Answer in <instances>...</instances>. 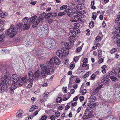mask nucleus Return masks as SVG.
Returning a JSON list of instances; mask_svg holds the SVG:
<instances>
[{
    "instance_id": "f257e3e1",
    "label": "nucleus",
    "mask_w": 120,
    "mask_h": 120,
    "mask_svg": "<svg viewBox=\"0 0 120 120\" xmlns=\"http://www.w3.org/2000/svg\"><path fill=\"white\" fill-rule=\"evenodd\" d=\"M18 31L16 28L14 26L12 25L7 31V35L10 36L11 38H13L16 35Z\"/></svg>"
},
{
    "instance_id": "f03ea898",
    "label": "nucleus",
    "mask_w": 120,
    "mask_h": 120,
    "mask_svg": "<svg viewBox=\"0 0 120 120\" xmlns=\"http://www.w3.org/2000/svg\"><path fill=\"white\" fill-rule=\"evenodd\" d=\"M69 53V50L67 48H63L61 50H57L56 54L60 58L64 57V55H67Z\"/></svg>"
},
{
    "instance_id": "7ed1b4c3",
    "label": "nucleus",
    "mask_w": 120,
    "mask_h": 120,
    "mask_svg": "<svg viewBox=\"0 0 120 120\" xmlns=\"http://www.w3.org/2000/svg\"><path fill=\"white\" fill-rule=\"evenodd\" d=\"M56 45L55 41L52 40L47 39L45 41V47L49 49L54 48Z\"/></svg>"
},
{
    "instance_id": "20e7f679",
    "label": "nucleus",
    "mask_w": 120,
    "mask_h": 120,
    "mask_svg": "<svg viewBox=\"0 0 120 120\" xmlns=\"http://www.w3.org/2000/svg\"><path fill=\"white\" fill-rule=\"evenodd\" d=\"M32 71H29L28 73V76L29 79H30V80H29V82H30L27 86L26 88H30L32 85L33 83V80L34 79V76L33 74Z\"/></svg>"
},
{
    "instance_id": "39448f33",
    "label": "nucleus",
    "mask_w": 120,
    "mask_h": 120,
    "mask_svg": "<svg viewBox=\"0 0 120 120\" xmlns=\"http://www.w3.org/2000/svg\"><path fill=\"white\" fill-rule=\"evenodd\" d=\"M46 64L47 67H46V69H45V74H50V71L49 68L51 69L53 67V62L52 61H51L50 59L49 61L48 62L46 63Z\"/></svg>"
},
{
    "instance_id": "423d86ee",
    "label": "nucleus",
    "mask_w": 120,
    "mask_h": 120,
    "mask_svg": "<svg viewBox=\"0 0 120 120\" xmlns=\"http://www.w3.org/2000/svg\"><path fill=\"white\" fill-rule=\"evenodd\" d=\"M30 20V18L26 17L22 19L24 23V28L26 29L27 30L30 27V25L31 24Z\"/></svg>"
},
{
    "instance_id": "0eeeda50",
    "label": "nucleus",
    "mask_w": 120,
    "mask_h": 120,
    "mask_svg": "<svg viewBox=\"0 0 120 120\" xmlns=\"http://www.w3.org/2000/svg\"><path fill=\"white\" fill-rule=\"evenodd\" d=\"M4 79L5 80V82L7 84L10 85L11 83V80L10 77L6 75H4V77H2L1 78V80L2 81V83H4Z\"/></svg>"
},
{
    "instance_id": "6e6552de",
    "label": "nucleus",
    "mask_w": 120,
    "mask_h": 120,
    "mask_svg": "<svg viewBox=\"0 0 120 120\" xmlns=\"http://www.w3.org/2000/svg\"><path fill=\"white\" fill-rule=\"evenodd\" d=\"M53 60L54 63L56 65H59L61 63L60 60L57 56H55L51 58V61L53 62Z\"/></svg>"
},
{
    "instance_id": "1a4fd4ad",
    "label": "nucleus",
    "mask_w": 120,
    "mask_h": 120,
    "mask_svg": "<svg viewBox=\"0 0 120 120\" xmlns=\"http://www.w3.org/2000/svg\"><path fill=\"white\" fill-rule=\"evenodd\" d=\"M41 70V73L42 77L44 78L45 77V65L44 64H42L40 65Z\"/></svg>"
},
{
    "instance_id": "9d476101",
    "label": "nucleus",
    "mask_w": 120,
    "mask_h": 120,
    "mask_svg": "<svg viewBox=\"0 0 120 120\" xmlns=\"http://www.w3.org/2000/svg\"><path fill=\"white\" fill-rule=\"evenodd\" d=\"M17 88V85L16 83H12L11 86L10 93L11 94H13L14 93V90Z\"/></svg>"
},
{
    "instance_id": "9b49d317",
    "label": "nucleus",
    "mask_w": 120,
    "mask_h": 120,
    "mask_svg": "<svg viewBox=\"0 0 120 120\" xmlns=\"http://www.w3.org/2000/svg\"><path fill=\"white\" fill-rule=\"evenodd\" d=\"M101 82L102 83H106L110 81V79L108 78H106L104 76H102L101 77Z\"/></svg>"
},
{
    "instance_id": "f8f14e48",
    "label": "nucleus",
    "mask_w": 120,
    "mask_h": 120,
    "mask_svg": "<svg viewBox=\"0 0 120 120\" xmlns=\"http://www.w3.org/2000/svg\"><path fill=\"white\" fill-rule=\"evenodd\" d=\"M12 79L14 81V82L13 83H14L18 80H19V79L17 75L15 74H13L12 76Z\"/></svg>"
},
{
    "instance_id": "ddd939ff",
    "label": "nucleus",
    "mask_w": 120,
    "mask_h": 120,
    "mask_svg": "<svg viewBox=\"0 0 120 120\" xmlns=\"http://www.w3.org/2000/svg\"><path fill=\"white\" fill-rule=\"evenodd\" d=\"M116 30H117L114 36L115 38H118L120 37V26L116 28Z\"/></svg>"
},
{
    "instance_id": "4468645a",
    "label": "nucleus",
    "mask_w": 120,
    "mask_h": 120,
    "mask_svg": "<svg viewBox=\"0 0 120 120\" xmlns=\"http://www.w3.org/2000/svg\"><path fill=\"white\" fill-rule=\"evenodd\" d=\"M115 21L116 23H118V26H120V11L119 12Z\"/></svg>"
},
{
    "instance_id": "2eb2a0df",
    "label": "nucleus",
    "mask_w": 120,
    "mask_h": 120,
    "mask_svg": "<svg viewBox=\"0 0 120 120\" xmlns=\"http://www.w3.org/2000/svg\"><path fill=\"white\" fill-rule=\"evenodd\" d=\"M23 113V112L22 110H19L16 113V116L17 117L21 118L22 116V114Z\"/></svg>"
},
{
    "instance_id": "dca6fc26",
    "label": "nucleus",
    "mask_w": 120,
    "mask_h": 120,
    "mask_svg": "<svg viewBox=\"0 0 120 120\" xmlns=\"http://www.w3.org/2000/svg\"><path fill=\"white\" fill-rule=\"evenodd\" d=\"M32 73H33V72ZM33 75H34V78H38L41 75L40 72L38 70H37L35 72L34 74V75H33Z\"/></svg>"
},
{
    "instance_id": "f3484780",
    "label": "nucleus",
    "mask_w": 120,
    "mask_h": 120,
    "mask_svg": "<svg viewBox=\"0 0 120 120\" xmlns=\"http://www.w3.org/2000/svg\"><path fill=\"white\" fill-rule=\"evenodd\" d=\"M22 79H19L15 83H16V85H17V87L18 86H21L23 85V83L22 82Z\"/></svg>"
},
{
    "instance_id": "a211bd4d",
    "label": "nucleus",
    "mask_w": 120,
    "mask_h": 120,
    "mask_svg": "<svg viewBox=\"0 0 120 120\" xmlns=\"http://www.w3.org/2000/svg\"><path fill=\"white\" fill-rule=\"evenodd\" d=\"M22 26V23H19L18 24L16 27L15 26V27L16 28L17 30H19L18 32H20L21 31Z\"/></svg>"
},
{
    "instance_id": "6ab92c4d",
    "label": "nucleus",
    "mask_w": 120,
    "mask_h": 120,
    "mask_svg": "<svg viewBox=\"0 0 120 120\" xmlns=\"http://www.w3.org/2000/svg\"><path fill=\"white\" fill-rule=\"evenodd\" d=\"M76 32L74 30H71L70 32V35L71 36L75 37L76 36Z\"/></svg>"
},
{
    "instance_id": "aec40b11",
    "label": "nucleus",
    "mask_w": 120,
    "mask_h": 120,
    "mask_svg": "<svg viewBox=\"0 0 120 120\" xmlns=\"http://www.w3.org/2000/svg\"><path fill=\"white\" fill-rule=\"evenodd\" d=\"M89 100V101L90 102H94L96 100V99L95 96L91 95L90 97Z\"/></svg>"
},
{
    "instance_id": "412c9836",
    "label": "nucleus",
    "mask_w": 120,
    "mask_h": 120,
    "mask_svg": "<svg viewBox=\"0 0 120 120\" xmlns=\"http://www.w3.org/2000/svg\"><path fill=\"white\" fill-rule=\"evenodd\" d=\"M40 22L39 19H37L36 21H34L32 25V27H36L38 24Z\"/></svg>"
},
{
    "instance_id": "4be33fe9",
    "label": "nucleus",
    "mask_w": 120,
    "mask_h": 120,
    "mask_svg": "<svg viewBox=\"0 0 120 120\" xmlns=\"http://www.w3.org/2000/svg\"><path fill=\"white\" fill-rule=\"evenodd\" d=\"M69 41L71 43L73 42L75 40V37L71 36L69 38Z\"/></svg>"
},
{
    "instance_id": "5701e85b",
    "label": "nucleus",
    "mask_w": 120,
    "mask_h": 120,
    "mask_svg": "<svg viewBox=\"0 0 120 120\" xmlns=\"http://www.w3.org/2000/svg\"><path fill=\"white\" fill-rule=\"evenodd\" d=\"M38 107L34 105H33L32 106V107L30 110V112L33 111L35 110V109H38Z\"/></svg>"
},
{
    "instance_id": "b1692460",
    "label": "nucleus",
    "mask_w": 120,
    "mask_h": 120,
    "mask_svg": "<svg viewBox=\"0 0 120 120\" xmlns=\"http://www.w3.org/2000/svg\"><path fill=\"white\" fill-rule=\"evenodd\" d=\"M22 80L24 82H29V79L28 77L27 76H26L23 77L22 78Z\"/></svg>"
},
{
    "instance_id": "393cba45",
    "label": "nucleus",
    "mask_w": 120,
    "mask_h": 120,
    "mask_svg": "<svg viewBox=\"0 0 120 120\" xmlns=\"http://www.w3.org/2000/svg\"><path fill=\"white\" fill-rule=\"evenodd\" d=\"M37 18V16L36 15H34L31 17V18H30V23L31 24H32L35 21V19Z\"/></svg>"
},
{
    "instance_id": "a878e982",
    "label": "nucleus",
    "mask_w": 120,
    "mask_h": 120,
    "mask_svg": "<svg viewBox=\"0 0 120 120\" xmlns=\"http://www.w3.org/2000/svg\"><path fill=\"white\" fill-rule=\"evenodd\" d=\"M64 45L65 48H67L69 49L71 45L69 42H67L64 43Z\"/></svg>"
},
{
    "instance_id": "bb28decb",
    "label": "nucleus",
    "mask_w": 120,
    "mask_h": 120,
    "mask_svg": "<svg viewBox=\"0 0 120 120\" xmlns=\"http://www.w3.org/2000/svg\"><path fill=\"white\" fill-rule=\"evenodd\" d=\"M102 34H99L96 38V39L97 41H101L102 39V37L101 36Z\"/></svg>"
},
{
    "instance_id": "cd10ccee",
    "label": "nucleus",
    "mask_w": 120,
    "mask_h": 120,
    "mask_svg": "<svg viewBox=\"0 0 120 120\" xmlns=\"http://www.w3.org/2000/svg\"><path fill=\"white\" fill-rule=\"evenodd\" d=\"M5 36V34L0 33V41H1L3 40Z\"/></svg>"
},
{
    "instance_id": "c85d7f7f",
    "label": "nucleus",
    "mask_w": 120,
    "mask_h": 120,
    "mask_svg": "<svg viewBox=\"0 0 120 120\" xmlns=\"http://www.w3.org/2000/svg\"><path fill=\"white\" fill-rule=\"evenodd\" d=\"M118 70L117 69L115 68H113L111 71H110L111 72H112V73L113 74H116V73L118 72Z\"/></svg>"
},
{
    "instance_id": "c756f323",
    "label": "nucleus",
    "mask_w": 120,
    "mask_h": 120,
    "mask_svg": "<svg viewBox=\"0 0 120 120\" xmlns=\"http://www.w3.org/2000/svg\"><path fill=\"white\" fill-rule=\"evenodd\" d=\"M7 15L8 14L7 13L5 12H2L0 16L2 18H5Z\"/></svg>"
},
{
    "instance_id": "7c9ffc66",
    "label": "nucleus",
    "mask_w": 120,
    "mask_h": 120,
    "mask_svg": "<svg viewBox=\"0 0 120 120\" xmlns=\"http://www.w3.org/2000/svg\"><path fill=\"white\" fill-rule=\"evenodd\" d=\"M110 78L111 80L112 81H115L116 80L117 81L119 80L116 77L113 75L110 77Z\"/></svg>"
},
{
    "instance_id": "2f4dec72",
    "label": "nucleus",
    "mask_w": 120,
    "mask_h": 120,
    "mask_svg": "<svg viewBox=\"0 0 120 120\" xmlns=\"http://www.w3.org/2000/svg\"><path fill=\"white\" fill-rule=\"evenodd\" d=\"M75 19V21H76L77 22L78 20H79L81 21V18L78 15H76L74 17Z\"/></svg>"
},
{
    "instance_id": "473e14b6",
    "label": "nucleus",
    "mask_w": 120,
    "mask_h": 120,
    "mask_svg": "<svg viewBox=\"0 0 120 120\" xmlns=\"http://www.w3.org/2000/svg\"><path fill=\"white\" fill-rule=\"evenodd\" d=\"M39 18L41 20H43L45 18V14L44 13L41 14L39 16Z\"/></svg>"
},
{
    "instance_id": "72a5a7b5",
    "label": "nucleus",
    "mask_w": 120,
    "mask_h": 120,
    "mask_svg": "<svg viewBox=\"0 0 120 120\" xmlns=\"http://www.w3.org/2000/svg\"><path fill=\"white\" fill-rule=\"evenodd\" d=\"M98 52V56L99 58H100L101 56L102 51L100 49H98L97 50Z\"/></svg>"
},
{
    "instance_id": "f704fd0d",
    "label": "nucleus",
    "mask_w": 120,
    "mask_h": 120,
    "mask_svg": "<svg viewBox=\"0 0 120 120\" xmlns=\"http://www.w3.org/2000/svg\"><path fill=\"white\" fill-rule=\"evenodd\" d=\"M67 15L71 17H73L74 16V13L73 12H71L68 13Z\"/></svg>"
},
{
    "instance_id": "c9c22d12",
    "label": "nucleus",
    "mask_w": 120,
    "mask_h": 120,
    "mask_svg": "<svg viewBox=\"0 0 120 120\" xmlns=\"http://www.w3.org/2000/svg\"><path fill=\"white\" fill-rule=\"evenodd\" d=\"M54 104L52 103H49L47 106L48 107L52 108H53L54 106Z\"/></svg>"
},
{
    "instance_id": "e433bc0d",
    "label": "nucleus",
    "mask_w": 120,
    "mask_h": 120,
    "mask_svg": "<svg viewBox=\"0 0 120 120\" xmlns=\"http://www.w3.org/2000/svg\"><path fill=\"white\" fill-rule=\"evenodd\" d=\"M62 101V98L60 97H58L56 99V101L57 103L61 102Z\"/></svg>"
},
{
    "instance_id": "4c0bfd02",
    "label": "nucleus",
    "mask_w": 120,
    "mask_h": 120,
    "mask_svg": "<svg viewBox=\"0 0 120 120\" xmlns=\"http://www.w3.org/2000/svg\"><path fill=\"white\" fill-rule=\"evenodd\" d=\"M32 43L33 42L30 40H29L27 41V42H26V44L27 45H28L30 46L31 45H32Z\"/></svg>"
},
{
    "instance_id": "58836bf2",
    "label": "nucleus",
    "mask_w": 120,
    "mask_h": 120,
    "mask_svg": "<svg viewBox=\"0 0 120 120\" xmlns=\"http://www.w3.org/2000/svg\"><path fill=\"white\" fill-rule=\"evenodd\" d=\"M94 22H91L89 24V26L91 28H92L94 26Z\"/></svg>"
},
{
    "instance_id": "ea45409f",
    "label": "nucleus",
    "mask_w": 120,
    "mask_h": 120,
    "mask_svg": "<svg viewBox=\"0 0 120 120\" xmlns=\"http://www.w3.org/2000/svg\"><path fill=\"white\" fill-rule=\"evenodd\" d=\"M82 46H81L78 48L76 49V51L77 52H79L82 49Z\"/></svg>"
},
{
    "instance_id": "a19ab883",
    "label": "nucleus",
    "mask_w": 120,
    "mask_h": 120,
    "mask_svg": "<svg viewBox=\"0 0 120 120\" xmlns=\"http://www.w3.org/2000/svg\"><path fill=\"white\" fill-rule=\"evenodd\" d=\"M68 7V6L66 5H63L60 7V9L63 10L65 9Z\"/></svg>"
},
{
    "instance_id": "79ce46f5",
    "label": "nucleus",
    "mask_w": 120,
    "mask_h": 120,
    "mask_svg": "<svg viewBox=\"0 0 120 120\" xmlns=\"http://www.w3.org/2000/svg\"><path fill=\"white\" fill-rule=\"evenodd\" d=\"M79 59V56H76L73 59V60L74 62H75V63H76L78 61Z\"/></svg>"
},
{
    "instance_id": "37998d69",
    "label": "nucleus",
    "mask_w": 120,
    "mask_h": 120,
    "mask_svg": "<svg viewBox=\"0 0 120 120\" xmlns=\"http://www.w3.org/2000/svg\"><path fill=\"white\" fill-rule=\"evenodd\" d=\"M52 14V16L53 17H56L57 15V13L56 12H51V13Z\"/></svg>"
},
{
    "instance_id": "c03bdc74",
    "label": "nucleus",
    "mask_w": 120,
    "mask_h": 120,
    "mask_svg": "<svg viewBox=\"0 0 120 120\" xmlns=\"http://www.w3.org/2000/svg\"><path fill=\"white\" fill-rule=\"evenodd\" d=\"M66 14L65 12H61L59 13L58 14V15L59 16H63Z\"/></svg>"
},
{
    "instance_id": "a18cd8bd",
    "label": "nucleus",
    "mask_w": 120,
    "mask_h": 120,
    "mask_svg": "<svg viewBox=\"0 0 120 120\" xmlns=\"http://www.w3.org/2000/svg\"><path fill=\"white\" fill-rule=\"evenodd\" d=\"M117 50V49L115 48H113L111 51L110 52L111 54L114 53Z\"/></svg>"
},
{
    "instance_id": "49530a36",
    "label": "nucleus",
    "mask_w": 120,
    "mask_h": 120,
    "mask_svg": "<svg viewBox=\"0 0 120 120\" xmlns=\"http://www.w3.org/2000/svg\"><path fill=\"white\" fill-rule=\"evenodd\" d=\"M112 73V72H111L110 71H109L108 74L107 75L108 76H109L110 77H111L112 76H113V74Z\"/></svg>"
},
{
    "instance_id": "de8ad7c7",
    "label": "nucleus",
    "mask_w": 120,
    "mask_h": 120,
    "mask_svg": "<svg viewBox=\"0 0 120 120\" xmlns=\"http://www.w3.org/2000/svg\"><path fill=\"white\" fill-rule=\"evenodd\" d=\"M51 13V12H50L47 14H46V17H47V16H48L47 19L49 18L52 15V14Z\"/></svg>"
},
{
    "instance_id": "09e8293b",
    "label": "nucleus",
    "mask_w": 120,
    "mask_h": 120,
    "mask_svg": "<svg viewBox=\"0 0 120 120\" xmlns=\"http://www.w3.org/2000/svg\"><path fill=\"white\" fill-rule=\"evenodd\" d=\"M115 74V75L116 77H118L119 78H120V74L119 73H118L117 72L116 73V74Z\"/></svg>"
},
{
    "instance_id": "8fccbe9b",
    "label": "nucleus",
    "mask_w": 120,
    "mask_h": 120,
    "mask_svg": "<svg viewBox=\"0 0 120 120\" xmlns=\"http://www.w3.org/2000/svg\"><path fill=\"white\" fill-rule=\"evenodd\" d=\"M56 118V117L55 116L52 115L50 117V119L52 120H55Z\"/></svg>"
},
{
    "instance_id": "3c124183",
    "label": "nucleus",
    "mask_w": 120,
    "mask_h": 120,
    "mask_svg": "<svg viewBox=\"0 0 120 120\" xmlns=\"http://www.w3.org/2000/svg\"><path fill=\"white\" fill-rule=\"evenodd\" d=\"M60 113L58 111L56 112L55 113V115L57 117L59 116H60Z\"/></svg>"
},
{
    "instance_id": "603ef678",
    "label": "nucleus",
    "mask_w": 120,
    "mask_h": 120,
    "mask_svg": "<svg viewBox=\"0 0 120 120\" xmlns=\"http://www.w3.org/2000/svg\"><path fill=\"white\" fill-rule=\"evenodd\" d=\"M75 67V64H71L70 67V68L71 69H73V68H74V67Z\"/></svg>"
},
{
    "instance_id": "864d4df0",
    "label": "nucleus",
    "mask_w": 120,
    "mask_h": 120,
    "mask_svg": "<svg viewBox=\"0 0 120 120\" xmlns=\"http://www.w3.org/2000/svg\"><path fill=\"white\" fill-rule=\"evenodd\" d=\"M95 75L94 74H92L91 76V78L92 79H95Z\"/></svg>"
},
{
    "instance_id": "5fc2aeb1",
    "label": "nucleus",
    "mask_w": 120,
    "mask_h": 120,
    "mask_svg": "<svg viewBox=\"0 0 120 120\" xmlns=\"http://www.w3.org/2000/svg\"><path fill=\"white\" fill-rule=\"evenodd\" d=\"M86 92V90L85 89L83 90L82 92V93L83 95L85 94Z\"/></svg>"
},
{
    "instance_id": "6e6d98bb",
    "label": "nucleus",
    "mask_w": 120,
    "mask_h": 120,
    "mask_svg": "<svg viewBox=\"0 0 120 120\" xmlns=\"http://www.w3.org/2000/svg\"><path fill=\"white\" fill-rule=\"evenodd\" d=\"M79 99L80 101H83L84 98L83 96H81L79 98Z\"/></svg>"
},
{
    "instance_id": "4d7b16f0",
    "label": "nucleus",
    "mask_w": 120,
    "mask_h": 120,
    "mask_svg": "<svg viewBox=\"0 0 120 120\" xmlns=\"http://www.w3.org/2000/svg\"><path fill=\"white\" fill-rule=\"evenodd\" d=\"M87 60L86 58H84L82 61L83 62L87 63Z\"/></svg>"
},
{
    "instance_id": "13d9d810",
    "label": "nucleus",
    "mask_w": 120,
    "mask_h": 120,
    "mask_svg": "<svg viewBox=\"0 0 120 120\" xmlns=\"http://www.w3.org/2000/svg\"><path fill=\"white\" fill-rule=\"evenodd\" d=\"M37 53H38L37 56H38V58H43L42 56H41V55H40V56H39L40 54L38 52H37Z\"/></svg>"
},
{
    "instance_id": "bf43d9fd",
    "label": "nucleus",
    "mask_w": 120,
    "mask_h": 120,
    "mask_svg": "<svg viewBox=\"0 0 120 120\" xmlns=\"http://www.w3.org/2000/svg\"><path fill=\"white\" fill-rule=\"evenodd\" d=\"M103 60L102 58H101L99 59L98 62L99 64L103 62Z\"/></svg>"
},
{
    "instance_id": "052dcab7",
    "label": "nucleus",
    "mask_w": 120,
    "mask_h": 120,
    "mask_svg": "<svg viewBox=\"0 0 120 120\" xmlns=\"http://www.w3.org/2000/svg\"><path fill=\"white\" fill-rule=\"evenodd\" d=\"M105 26L106 23H105V21H103L102 23V26L103 27H104Z\"/></svg>"
},
{
    "instance_id": "680f3d73",
    "label": "nucleus",
    "mask_w": 120,
    "mask_h": 120,
    "mask_svg": "<svg viewBox=\"0 0 120 120\" xmlns=\"http://www.w3.org/2000/svg\"><path fill=\"white\" fill-rule=\"evenodd\" d=\"M75 82L76 83H79L80 82V80L79 79L77 78L75 80Z\"/></svg>"
},
{
    "instance_id": "e2e57ef3",
    "label": "nucleus",
    "mask_w": 120,
    "mask_h": 120,
    "mask_svg": "<svg viewBox=\"0 0 120 120\" xmlns=\"http://www.w3.org/2000/svg\"><path fill=\"white\" fill-rule=\"evenodd\" d=\"M39 111H35L34 113V116L37 115Z\"/></svg>"
},
{
    "instance_id": "0e129e2a",
    "label": "nucleus",
    "mask_w": 120,
    "mask_h": 120,
    "mask_svg": "<svg viewBox=\"0 0 120 120\" xmlns=\"http://www.w3.org/2000/svg\"><path fill=\"white\" fill-rule=\"evenodd\" d=\"M31 100L33 101L34 102L36 100V99L34 97H32L31 98Z\"/></svg>"
},
{
    "instance_id": "69168bd1",
    "label": "nucleus",
    "mask_w": 120,
    "mask_h": 120,
    "mask_svg": "<svg viewBox=\"0 0 120 120\" xmlns=\"http://www.w3.org/2000/svg\"><path fill=\"white\" fill-rule=\"evenodd\" d=\"M81 108H82V107H79L78 109L77 110V113H79L80 112V110L81 109Z\"/></svg>"
},
{
    "instance_id": "338daca9",
    "label": "nucleus",
    "mask_w": 120,
    "mask_h": 120,
    "mask_svg": "<svg viewBox=\"0 0 120 120\" xmlns=\"http://www.w3.org/2000/svg\"><path fill=\"white\" fill-rule=\"evenodd\" d=\"M53 21V20L52 19H49L48 20V22L50 24L52 23V22Z\"/></svg>"
},
{
    "instance_id": "774afa93",
    "label": "nucleus",
    "mask_w": 120,
    "mask_h": 120,
    "mask_svg": "<svg viewBox=\"0 0 120 120\" xmlns=\"http://www.w3.org/2000/svg\"><path fill=\"white\" fill-rule=\"evenodd\" d=\"M75 92V90L73 89H72L70 91L71 93L72 94H73Z\"/></svg>"
}]
</instances>
